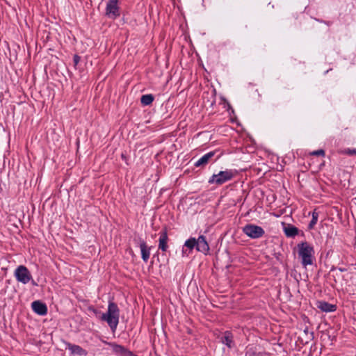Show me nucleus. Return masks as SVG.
<instances>
[{
  "label": "nucleus",
  "mask_w": 356,
  "mask_h": 356,
  "mask_svg": "<svg viewBox=\"0 0 356 356\" xmlns=\"http://www.w3.org/2000/svg\"><path fill=\"white\" fill-rule=\"evenodd\" d=\"M120 311L116 304L110 302L108 311L103 314L102 319L106 321L111 329L115 331L119 322Z\"/></svg>",
  "instance_id": "nucleus-1"
},
{
  "label": "nucleus",
  "mask_w": 356,
  "mask_h": 356,
  "mask_svg": "<svg viewBox=\"0 0 356 356\" xmlns=\"http://www.w3.org/2000/svg\"><path fill=\"white\" fill-rule=\"evenodd\" d=\"M299 256L302 259V264L306 266L312 264L314 249L308 243L304 242L298 244Z\"/></svg>",
  "instance_id": "nucleus-2"
},
{
  "label": "nucleus",
  "mask_w": 356,
  "mask_h": 356,
  "mask_svg": "<svg viewBox=\"0 0 356 356\" xmlns=\"http://www.w3.org/2000/svg\"><path fill=\"white\" fill-rule=\"evenodd\" d=\"M234 177V173L232 170L220 171L217 175H213L209 179L210 184H216L217 185H222L226 181L231 180Z\"/></svg>",
  "instance_id": "nucleus-3"
},
{
  "label": "nucleus",
  "mask_w": 356,
  "mask_h": 356,
  "mask_svg": "<svg viewBox=\"0 0 356 356\" xmlns=\"http://www.w3.org/2000/svg\"><path fill=\"white\" fill-rule=\"evenodd\" d=\"M15 276L17 280L23 284H27L32 278L31 273L24 266H18L15 270Z\"/></svg>",
  "instance_id": "nucleus-4"
},
{
  "label": "nucleus",
  "mask_w": 356,
  "mask_h": 356,
  "mask_svg": "<svg viewBox=\"0 0 356 356\" xmlns=\"http://www.w3.org/2000/svg\"><path fill=\"white\" fill-rule=\"evenodd\" d=\"M243 232L250 238H258L261 237L264 234L262 227L255 225H247L243 228Z\"/></svg>",
  "instance_id": "nucleus-5"
},
{
  "label": "nucleus",
  "mask_w": 356,
  "mask_h": 356,
  "mask_svg": "<svg viewBox=\"0 0 356 356\" xmlns=\"http://www.w3.org/2000/svg\"><path fill=\"white\" fill-rule=\"evenodd\" d=\"M118 3V0L108 1L106 8V15L108 17L115 19L120 16V10Z\"/></svg>",
  "instance_id": "nucleus-6"
},
{
  "label": "nucleus",
  "mask_w": 356,
  "mask_h": 356,
  "mask_svg": "<svg viewBox=\"0 0 356 356\" xmlns=\"http://www.w3.org/2000/svg\"><path fill=\"white\" fill-rule=\"evenodd\" d=\"M104 343L109 345L112 348L113 353L119 356H134L133 353L124 346L116 343H107L106 341H104Z\"/></svg>",
  "instance_id": "nucleus-7"
},
{
  "label": "nucleus",
  "mask_w": 356,
  "mask_h": 356,
  "mask_svg": "<svg viewBox=\"0 0 356 356\" xmlns=\"http://www.w3.org/2000/svg\"><path fill=\"white\" fill-rule=\"evenodd\" d=\"M196 250L199 252L207 254L209 250V245L205 239V237L200 236L196 240Z\"/></svg>",
  "instance_id": "nucleus-8"
},
{
  "label": "nucleus",
  "mask_w": 356,
  "mask_h": 356,
  "mask_svg": "<svg viewBox=\"0 0 356 356\" xmlns=\"http://www.w3.org/2000/svg\"><path fill=\"white\" fill-rule=\"evenodd\" d=\"M32 309L35 313L40 315H44L47 312V306L40 301H34L32 303Z\"/></svg>",
  "instance_id": "nucleus-9"
},
{
  "label": "nucleus",
  "mask_w": 356,
  "mask_h": 356,
  "mask_svg": "<svg viewBox=\"0 0 356 356\" xmlns=\"http://www.w3.org/2000/svg\"><path fill=\"white\" fill-rule=\"evenodd\" d=\"M140 248L142 255V259L145 262H147L150 255V248L148 247L143 240L140 241Z\"/></svg>",
  "instance_id": "nucleus-10"
},
{
  "label": "nucleus",
  "mask_w": 356,
  "mask_h": 356,
  "mask_svg": "<svg viewBox=\"0 0 356 356\" xmlns=\"http://www.w3.org/2000/svg\"><path fill=\"white\" fill-rule=\"evenodd\" d=\"M196 239L191 238L187 240L183 247L182 252L184 254L188 255V253L194 248H196Z\"/></svg>",
  "instance_id": "nucleus-11"
},
{
  "label": "nucleus",
  "mask_w": 356,
  "mask_h": 356,
  "mask_svg": "<svg viewBox=\"0 0 356 356\" xmlns=\"http://www.w3.org/2000/svg\"><path fill=\"white\" fill-rule=\"evenodd\" d=\"M167 241H168L167 232L165 229H163L161 232V236L159 238V248L163 252L166 251V250L168 248Z\"/></svg>",
  "instance_id": "nucleus-12"
},
{
  "label": "nucleus",
  "mask_w": 356,
  "mask_h": 356,
  "mask_svg": "<svg viewBox=\"0 0 356 356\" xmlns=\"http://www.w3.org/2000/svg\"><path fill=\"white\" fill-rule=\"evenodd\" d=\"M214 152H210L206 154H204L203 156H202L200 159H198L195 163V165L196 167H200L202 165H205L208 163L209 161L214 156Z\"/></svg>",
  "instance_id": "nucleus-13"
},
{
  "label": "nucleus",
  "mask_w": 356,
  "mask_h": 356,
  "mask_svg": "<svg viewBox=\"0 0 356 356\" xmlns=\"http://www.w3.org/2000/svg\"><path fill=\"white\" fill-rule=\"evenodd\" d=\"M67 347L72 354L79 355H86L87 354L86 351L79 346L69 343Z\"/></svg>",
  "instance_id": "nucleus-14"
},
{
  "label": "nucleus",
  "mask_w": 356,
  "mask_h": 356,
  "mask_svg": "<svg viewBox=\"0 0 356 356\" xmlns=\"http://www.w3.org/2000/svg\"><path fill=\"white\" fill-rule=\"evenodd\" d=\"M318 307L323 312H330L336 310V306L326 302H319Z\"/></svg>",
  "instance_id": "nucleus-15"
},
{
  "label": "nucleus",
  "mask_w": 356,
  "mask_h": 356,
  "mask_svg": "<svg viewBox=\"0 0 356 356\" xmlns=\"http://www.w3.org/2000/svg\"><path fill=\"white\" fill-rule=\"evenodd\" d=\"M284 234L288 237H293L298 234V229L293 225H289L284 229Z\"/></svg>",
  "instance_id": "nucleus-16"
},
{
  "label": "nucleus",
  "mask_w": 356,
  "mask_h": 356,
  "mask_svg": "<svg viewBox=\"0 0 356 356\" xmlns=\"http://www.w3.org/2000/svg\"><path fill=\"white\" fill-rule=\"evenodd\" d=\"M232 335L230 332H226L224 336L221 338V342L225 344L227 347H232Z\"/></svg>",
  "instance_id": "nucleus-17"
},
{
  "label": "nucleus",
  "mask_w": 356,
  "mask_h": 356,
  "mask_svg": "<svg viewBox=\"0 0 356 356\" xmlns=\"http://www.w3.org/2000/svg\"><path fill=\"white\" fill-rule=\"evenodd\" d=\"M154 100V97L152 95H143L140 98L141 104L147 106L152 103Z\"/></svg>",
  "instance_id": "nucleus-18"
},
{
  "label": "nucleus",
  "mask_w": 356,
  "mask_h": 356,
  "mask_svg": "<svg viewBox=\"0 0 356 356\" xmlns=\"http://www.w3.org/2000/svg\"><path fill=\"white\" fill-rule=\"evenodd\" d=\"M318 213L315 211L312 213V219L309 225V227L312 229L314 226L316 224L318 220Z\"/></svg>",
  "instance_id": "nucleus-19"
},
{
  "label": "nucleus",
  "mask_w": 356,
  "mask_h": 356,
  "mask_svg": "<svg viewBox=\"0 0 356 356\" xmlns=\"http://www.w3.org/2000/svg\"><path fill=\"white\" fill-rule=\"evenodd\" d=\"M312 155H316V156H324L325 152L323 149H319L317 151H314L312 153Z\"/></svg>",
  "instance_id": "nucleus-20"
},
{
  "label": "nucleus",
  "mask_w": 356,
  "mask_h": 356,
  "mask_svg": "<svg viewBox=\"0 0 356 356\" xmlns=\"http://www.w3.org/2000/svg\"><path fill=\"white\" fill-rule=\"evenodd\" d=\"M79 60H80V57L79 56H77V55H75L74 56V65H76L79 63Z\"/></svg>",
  "instance_id": "nucleus-21"
}]
</instances>
